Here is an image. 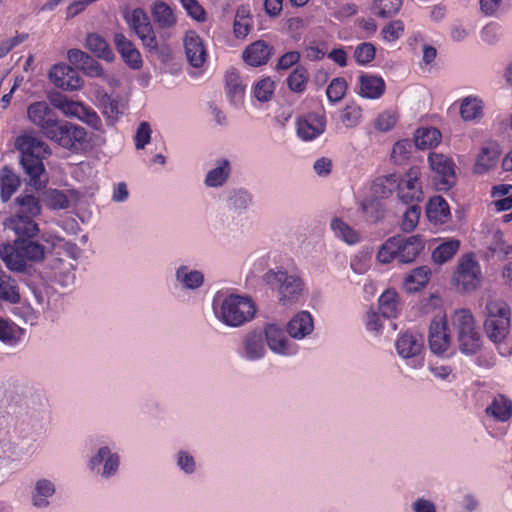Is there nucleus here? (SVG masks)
I'll return each mask as SVG.
<instances>
[{"label": "nucleus", "mask_w": 512, "mask_h": 512, "mask_svg": "<svg viewBox=\"0 0 512 512\" xmlns=\"http://www.w3.org/2000/svg\"><path fill=\"white\" fill-rule=\"evenodd\" d=\"M428 342L430 349L434 354L441 355L448 350L450 337L445 317L435 318L432 320L429 327Z\"/></svg>", "instance_id": "nucleus-17"}, {"label": "nucleus", "mask_w": 512, "mask_h": 512, "mask_svg": "<svg viewBox=\"0 0 512 512\" xmlns=\"http://www.w3.org/2000/svg\"><path fill=\"white\" fill-rule=\"evenodd\" d=\"M348 89L347 81L343 77H336L332 79L327 86L326 95L331 103L341 101L346 95Z\"/></svg>", "instance_id": "nucleus-51"}, {"label": "nucleus", "mask_w": 512, "mask_h": 512, "mask_svg": "<svg viewBox=\"0 0 512 512\" xmlns=\"http://www.w3.org/2000/svg\"><path fill=\"white\" fill-rule=\"evenodd\" d=\"M19 328L0 317V340L4 343H12L17 339Z\"/></svg>", "instance_id": "nucleus-60"}, {"label": "nucleus", "mask_w": 512, "mask_h": 512, "mask_svg": "<svg viewBox=\"0 0 512 512\" xmlns=\"http://www.w3.org/2000/svg\"><path fill=\"white\" fill-rule=\"evenodd\" d=\"M17 146L21 151V165L29 176V184L36 190L45 188L48 177L43 159L51 154L50 148L46 143L32 136L18 139Z\"/></svg>", "instance_id": "nucleus-2"}, {"label": "nucleus", "mask_w": 512, "mask_h": 512, "mask_svg": "<svg viewBox=\"0 0 512 512\" xmlns=\"http://www.w3.org/2000/svg\"><path fill=\"white\" fill-rule=\"evenodd\" d=\"M430 269L426 266L415 268L405 278L404 286L409 292L421 290L429 281Z\"/></svg>", "instance_id": "nucleus-40"}, {"label": "nucleus", "mask_w": 512, "mask_h": 512, "mask_svg": "<svg viewBox=\"0 0 512 512\" xmlns=\"http://www.w3.org/2000/svg\"><path fill=\"white\" fill-rule=\"evenodd\" d=\"M426 216L429 222L445 224L451 218L450 207L442 196H434L426 204Z\"/></svg>", "instance_id": "nucleus-23"}, {"label": "nucleus", "mask_w": 512, "mask_h": 512, "mask_svg": "<svg viewBox=\"0 0 512 512\" xmlns=\"http://www.w3.org/2000/svg\"><path fill=\"white\" fill-rule=\"evenodd\" d=\"M264 281L277 290L279 302L283 305L295 303L301 295L303 282L296 275H289L284 270H269L264 275Z\"/></svg>", "instance_id": "nucleus-7"}, {"label": "nucleus", "mask_w": 512, "mask_h": 512, "mask_svg": "<svg viewBox=\"0 0 512 512\" xmlns=\"http://www.w3.org/2000/svg\"><path fill=\"white\" fill-rule=\"evenodd\" d=\"M313 319L309 312L297 313L287 325V332L292 338L302 339L313 330Z\"/></svg>", "instance_id": "nucleus-26"}, {"label": "nucleus", "mask_w": 512, "mask_h": 512, "mask_svg": "<svg viewBox=\"0 0 512 512\" xmlns=\"http://www.w3.org/2000/svg\"><path fill=\"white\" fill-rule=\"evenodd\" d=\"M274 90V81H272L271 78L266 77L256 83L253 92L257 100L267 102L272 98Z\"/></svg>", "instance_id": "nucleus-55"}, {"label": "nucleus", "mask_w": 512, "mask_h": 512, "mask_svg": "<svg viewBox=\"0 0 512 512\" xmlns=\"http://www.w3.org/2000/svg\"><path fill=\"white\" fill-rule=\"evenodd\" d=\"M402 0H374L373 13L380 18H389L398 13Z\"/></svg>", "instance_id": "nucleus-49"}, {"label": "nucleus", "mask_w": 512, "mask_h": 512, "mask_svg": "<svg viewBox=\"0 0 512 512\" xmlns=\"http://www.w3.org/2000/svg\"><path fill=\"white\" fill-rule=\"evenodd\" d=\"M78 119L97 131L102 130V121L99 115L96 113L95 110H93L91 107L87 105H85L84 111L83 113H81Z\"/></svg>", "instance_id": "nucleus-63"}, {"label": "nucleus", "mask_w": 512, "mask_h": 512, "mask_svg": "<svg viewBox=\"0 0 512 512\" xmlns=\"http://www.w3.org/2000/svg\"><path fill=\"white\" fill-rule=\"evenodd\" d=\"M230 163L227 159L218 161V166L211 169L205 178V184L209 187L222 186L230 175Z\"/></svg>", "instance_id": "nucleus-41"}, {"label": "nucleus", "mask_w": 512, "mask_h": 512, "mask_svg": "<svg viewBox=\"0 0 512 512\" xmlns=\"http://www.w3.org/2000/svg\"><path fill=\"white\" fill-rule=\"evenodd\" d=\"M255 314V305L247 297L231 294L221 303L220 311L216 315L223 323L231 327H238L251 320Z\"/></svg>", "instance_id": "nucleus-6"}, {"label": "nucleus", "mask_w": 512, "mask_h": 512, "mask_svg": "<svg viewBox=\"0 0 512 512\" xmlns=\"http://www.w3.org/2000/svg\"><path fill=\"white\" fill-rule=\"evenodd\" d=\"M253 27V19L250 14V11L241 6L237 9L234 23H233V31L234 35L238 39H244L251 32Z\"/></svg>", "instance_id": "nucleus-34"}, {"label": "nucleus", "mask_w": 512, "mask_h": 512, "mask_svg": "<svg viewBox=\"0 0 512 512\" xmlns=\"http://www.w3.org/2000/svg\"><path fill=\"white\" fill-rule=\"evenodd\" d=\"M484 331L495 344L501 343L509 334L511 309L507 302L501 299L489 300L486 303Z\"/></svg>", "instance_id": "nucleus-5"}, {"label": "nucleus", "mask_w": 512, "mask_h": 512, "mask_svg": "<svg viewBox=\"0 0 512 512\" xmlns=\"http://www.w3.org/2000/svg\"><path fill=\"white\" fill-rule=\"evenodd\" d=\"M441 132L434 127H423L416 130L414 144L425 150L437 146L441 141Z\"/></svg>", "instance_id": "nucleus-31"}, {"label": "nucleus", "mask_w": 512, "mask_h": 512, "mask_svg": "<svg viewBox=\"0 0 512 512\" xmlns=\"http://www.w3.org/2000/svg\"><path fill=\"white\" fill-rule=\"evenodd\" d=\"M404 34V23L401 20H393L387 23L381 30L383 40L395 42Z\"/></svg>", "instance_id": "nucleus-56"}, {"label": "nucleus", "mask_w": 512, "mask_h": 512, "mask_svg": "<svg viewBox=\"0 0 512 512\" xmlns=\"http://www.w3.org/2000/svg\"><path fill=\"white\" fill-rule=\"evenodd\" d=\"M244 349L248 359L262 358L265 353L262 333L256 331L249 333L244 341Z\"/></svg>", "instance_id": "nucleus-38"}, {"label": "nucleus", "mask_w": 512, "mask_h": 512, "mask_svg": "<svg viewBox=\"0 0 512 512\" xmlns=\"http://www.w3.org/2000/svg\"><path fill=\"white\" fill-rule=\"evenodd\" d=\"M423 349L424 340L420 334L407 331L401 334L396 341L398 354L405 359H410L414 367L422 365L423 358L421 354Z\"/></svg>", "instance_id": "nucleus-12"}, {"label": "nucleus", "mask_w": 512, "mask_h": 512, "mask_svg": "<svg viewBox=\"0 0 512 512\" xmlns=\"http://www.w3.org/2000/svg\"><path fill=\"white\" fill-rule=\"evenodd\" d=\"M428 162L430 168L439 176V181L436 182L438 189H450L455 182L453 161L443 154L431 152L428 156Z\"/></svg>", "instance_id": "nucleus-14"}, {"label": "nucleus", "mask_w": 512, "mask_h": 512, "mask_svg": "<svg viewBox=\"0 0 512 512\" xmlns=\"http://www.w3.org/2000/svg\"><path fill=\"white\" fill-rule=\"evenodd\" d=\"M49 78L56 87L63 90L73 91L83 85L78 71L66 64L54 65L49 72Z\"/></svg>", "instance_id": "nucleus-16"}, {"label": "nucleus", "mask_w": 512, "mask_h": 512, "mask_svg": "<svg viewBox=\"0 0 512 512\" xmlns=\"http://www.w3.org/2000/svg\"><path fill=\"white\" fill-rule=\"evenodd\" d=\"M499 157V151L493 146H483L477 157L475 164V171L477 173H484L496 165Z\"/></svg>", "instance_id": "nucleus-43"}, {"label": "nucleus", "mask_w": 512, "mask_h": 512, "mask_svg": "<svg viewBox=\"0 0 512 512\" xmlns=\"http://www.w3.org/2000/svg\"><path fill=\"white\" fill-rule=\"evenodd\" d=\"M460 248V241L450 239L439 244L432 252V259L437 264H444L451 260Z\"/></svg>", "instance_id": "nucleus-42"}, {"label": "nucleus", "mask_w": 512, "mask_h": 512, "mask_svg": "<svg viewBox=\"0 0 512 512\" xmlns=\"http://www.w3.org/2000/svg\"><path fill=\"white\" fill-rule=\"evenodd\" d=\"M0 299L11 304L20 301V293L17 282L5 272H0Z\"/></svg>", "instance_id": "nucleus-36"}, {"label": "nucleus", "mask_w": 512, "mask_h": 512, "mask_svg": "<svg viewBox=\"0 0 512 512\" xmlns=\"http://www.w3.org/2000/svg\"><path fill=\"white\" fill-rule=\"evenodd\" d=\"M379 310L383 317L390 319L398 316V294L394 289H387L379 297Z\"/></svg>", "instance_id": "nucleus-37"}, {"label": "nucleus", "mask_w": 512, "mask_h": 512, "mask_svg": "<svg viewBox=\"0 0 512 512\" xmlns=\"http://www.w3.org/2000/svg\"><path fill=\"white\" fill-rule=\"evenodd\" d=\"M18 175L7 165L0 169V200L7 203L20 187Z\"/></svg>", "instance_id": "nucleus-27"}, {"label": "nucleus", "mask_w": 512, "mask_h": 512, "mask_svg": "<svg viewBox=\"0 0 512 512\" xmlns=\"http://www.w3.org/2000/svg\"><path fill=\"white\" fill-rule=\"evenodd\" d=\"M27 115L29 120L40 128L45 137L48 135V131L52 130L59 121L57 114L45 101L30 104Z\"/></svg>", "instance_id": "nucleus-15"}, {"label": "nucleus", "mask_w": 512, "mask_h": 512, "mask_svg": "<svg viewBox=\"0 0 512 512\" xmlns=\"http://www.w3.org/2000/svg\"><path fill=\"white\" fill-rule=\"evenodd\" d=\"M452 323L457 333L475 329V320L469 309L456 310L452 316Z\"/></svg>", "instance_id": "nucleus-48"}, {"label": "nucleus", "mask_w": 512, "mask_h": 512, "mask_svg": "<svg viewBox=\"0 0 512 512\" xmlns=\"http://www.w3.org/2000/svg\"><path fill=\"white\" fill-rule=\"evenodd\" d=\"M87 49L96 55L98 58L106 61H112L114 59V53L110 48L107 41L97 33H90L86 38Z\"/></svg>", "instance_id": "nucleus-30"}, {"label": "nucleus", "mask_w": 512, "mask_h": 512, "mask_svg": "<svg viewBox=\"0 0 512 512\" xmlns=\"http://www.w3.org/2000/svg\"><path fill=\"white\" fill-rule=\"evenodd\" d=\"M425 247L424 239L420 235L403 237L401 235L388 238L377 253L379 262L388 264L393 260L400 263H412Z\"/></svg>", "instance_id": "nucleus-4"}, {"label": "nucleus", "mask_w": 512, "mask_h": 512, "mask_svg": "<svg viewBox=\"0 0 512 512\" xmlns=\"http://www.w3.org/2000/svg\"><path fill=\"white\" fill-rule=\"evenodd\" d=\"M129 27L149 52L158 51V41L147 13L142 8L134 9L127 17Z\"/></svg>", "instance_id": "nucleus-11"}, {"label": "nucleus", "mask_w": 512, "mask_h": 512, "mask_svg": "<svg viewBox=\"0 0 512 512\" xmlns=\"http://www.w3.org/2000/svg\"><path fill=\"white\" fill-rule=\"evenodd\" d=\"M309 81L308 70L303 65L296 66L293 71L286 78L288 88L294 92L303 93Z\"/></svg>", "instance_id": "nucleus-39"}, {"label": "nucleus", "mask_w": 512, "mask_h": 512, "mask_svg": "<svg viewBox=\"0 0 512 512\" xmlns=\"http://www.w3.org/2000/svg\"><path fill=\"white\" fill-rule=\"evenodd\" d=\"M482 279V272L474 254L463 255L453 274V282L460 292H471L478 288Z\"/></svg>", "instance_id": "nucleus-9"}, {"label": "nucleus", "mask_w": 512, "mask_h": 512, "mask_svg": "<svg viewBox=\"0 0 512 512\" xmlns=\"http://www.w3.org/2000/svg\"><path fill=\"white\" fill-rule=\"evenodd\" d=\"M265 338L269 348L278 354L289 355L293 352L290 349L289 340L283 329L275 324H267L264 329Z\"/></svg>", "instance_id": "nucleus-22"}, {"label": "nucleus", "mask_w": 512, "mask_h": 512, "mask_svg": "<svg viewBox=\"0 0 512 512\" xmlns=\"http://www.w3.org/2000/svg\"><path fill=\"white\" fill-rule=\"evenodd\" d=\"M105 458L103 474L110 476L118 469L119 457L117 454H111L108 447H102L99 449L97 455L90 460V467L91 469H94L96 466L100 465Z\"/></svg>", "instance_id": "nucleus-33"}, {"label": "nucleus", "mask_w": 512, "mask_h": 512, "mask_svg": "<svg viewBox=\"0 0 512 512\" xmlns=\"http://www.w3.org/2000/svg\"><path fill=\"white\" fill-rule=\"evenodd\" d=\"M183 42L185 54L190 65L195 68L203 66L207 53L200 36L194 30H189L185 33Z\"/></svg>", "instance_id": "nucleus-18"}, {"label": "nucleus", "mask_w": 512, "mask_h": 512, "mask_svg": "<svg viewBox=\"0 0 512 512\" xmlns=\"http://www.w3.org/2000/svg\"><path fill=\"white\" fill-rule=\"evenodd\" d=\"M376 55L375 46L369 42H362L354 50V59L359 65H367L372 62Z\"/></svg>", "instance_id": "nucleus-52"}, {"label": "nucleus", "mask_w": 512, "mask_h": 512, "mask_svg": "<svg viewBox=\"0 0 512 512\" xmlns=\"http://www.w3.org/2000/svg\"><path fill=\"white\" fill-rule=\"evenodd\" d=\"M386 182H397V195L404 204H418L423 199V190L421 182V171L419 167L413 166L397 180L395 174L385 177Z\"/></svg>", "instance_id": "nucleus-8"}, {"label": "nucleus", "mask_w": 512, "mask_h": 512, "mask_svg": "<svg viewBox=\"0 0 512 512\" xmlns=\"http://www.w3.org/2000/svg\"><path fill=\"white\" fill-rule=\"evenodd\" d=\"M483 103L477 97L468 96L462 100L460 115L464 121H473L481 117Z\"/></svg>", "instance_id": "nucleus-44"}, {"label": "nucleus", "mask_w": 512, "mask_h": 512, "mask_svg": "<svg viewBox=\"0 0 512 512\" xmlns=\"http://www.w3.org/2000/svg\"><path fill=\"white\" fill-rule=\"evenodd\" d=\"M327 54L325 41H310L304 48V56L309 61L322 60Z\"/></svg>", "instance_id": "nucleus-57"}, {"label": "nucleus", "mask_w": 512, "mask_h": 512, "mask_svg": "<svg viewBox=\"0 0 512 512\" xmlns=\"http://www.w3.org/2000/svg\"><path fill=\"white\" fill-rule=\"evenodd\" d=\"M14 205L15 213L5 220V227L15 234L38 235L40 229L35 218L42 212L39 198L33 194H20Z\"/></svg>", "instance_id": "nucleus-3"}, {"label": "nucleus", "mask_w": 512, "mask_h": 512, "mask_svg": "<svg viewBox=\"0 0 512 512\" xmlns=\"http://www.w3.org/2000/svg\"><path fill=\"white\" fill-rule=\"evenodd\" d=\"M415 144L409 139L397 141L392 148L391 159L397 165L405 164L412 153Z\"/></svg>", "instance_id": "nucleus-47"}, {"label": "nucleus", "mask_w": 512, "mask_h": 512, "mask_svg": "<svg viewBox=\"0 0 512 512\" xmlns=\"http://www.w3.org/2000/svg\"><path fill=\"white\" fill-rule=\"evenodd\" d=\"M151 138V128L149 123L141 122L138 126L136 135H135V146L137 149H143L146 144L149 143Z\"/></svg>", "instance_id": "nucleus-64"}, {"label": "nucleus", "mask_w": 512, "mask_h": 512, "mask_svg": "<svg viewBox=\"0 0 512 512\" xmlns=\"http://www.w3.org/2000/svg\"><path fill=\"white\" fill-rule=\"evenodd\" d=\"M79 69H81L84 74L90 77H101L104 74V70L101 64L90 55L86 56L83 64Z\"/></svg>", "instance_id": "nucleus-62"}, {"label": "nucleus", "mask_w": 512, "mask_h": 512, "mask_svg": "<svg viewBox=\"0 0 512 512\" xmlns=\"http://www.w3.org/2000/svg\"><path fill=\"white\" fill-rule=\"evenodd\" d=\"M326 117L324 113L309 112L296 120L297 136L303 141H312L324 133Z\"/></svg>", "instance_id": "nucleus-13"}, {"label": "nucleus", "mask_w": 512, "mask_h": 512, "mask_svg": "<svg viewBox=\"0 0 512 512\" xmlns=\"http://www.w3.org/2000/svg\"><path fill=\"white\" fill-rule=\"evenodd\" d=\"M331 229L338 238L342 239L350 245L359 242L358 232L344 221H342L340 218H334L331 221Z\"/></svg>", "instance_id": "nucleus-45"}, {"label": "nucleus", "mask_w": 512, "mask_h": 512, "mask_svg": "<svg viewBox=\"0 0 512 512\" xmlns=\"http://www.w3.org/2000/svg\"><path fill=\"white\" fill-rule=\"evenodd\" d=\"M180 3L191 18L196 21H204L206 19V12L197 0H180Z\"/></svg>", "instance_id": "nucleus-59"}, {"label": "nucleus", "mask_w": 512, "mask_h": 512, "mask_svg": "<svg viewBox=\"0 0 512 512\" xmlns=\"http://www.w3.org/2000/svg\"><path fill=\"white\" fill-rule=\"evenodd\" d=\"M409 207L403 214L400 228L404 232H412L416 227L421 215V207L418 204H408Z\"/></svg>", "instance_id": "nucleus-50"}, {"label": "nucleus", "mask_w": 512, "mask_h": 512, "mask_svg": "<svg viewBox=\"0 0 512 512\" xmlns=\"http://www.w3.org/2000/svg\"><path fill=\"white\" fill-rule=\"evenodd\" d=\"M46 138L65 149L78 151L87 143V132L79 125L58 121Z\"/></svg>", "instance_id": "nucleus-10"}, {"label": "nucleus", "mask_w": 512, "mask_h": 512, "mask_svg": "<svg viewBox=\"0 0 512 512\" xmlns=\"http://www.w3.org/2000/svg\"><path fill=\"white\" fill-rule=\"evenodd\" d=\"M459 349L466 355L476 354L482 345L480 333L477 329L458 333Z\"/></svg>", "instance_id": "nucleus-35"}, {"label": "nucleus", "mask_w": 512, "mask_h": 512, "mask_svg": "<svg viewBox=\"0 0 512 512\" xmlns=\"http://www.w3.org/2000/svg\"><path fill=\"white\" fill-rule=\"evenodd\" d=\"M362 118V109L356 104H348L341 113V122L347 128L356 127Z\"/></svg>", "instance_id": "nucleus-53"}, {"label": "nucleus", "mask_w": 512, "mask_h": 512, "mask_svg": "<svg viewBox=\"0 0 512 512\" xmlns=\"http://www.w3.org/2000/svg\"><path fill=\"white\" fill-rule=\"evenodd\" d=\"M114 44L124 62L132 69H140L143 65L142 56L135 45L122 33L114 35Z\"/></svg>", "instance_id": "nucleus-20"}, {"label": "nucleus", "mask_w": 512, "mask_h": 512, "mask_svg": "<svg viewBox=\"0 0 512 512\" xmlns=\"http://www.w3.org/2000/svg\"><path fill=\"white\" fill-rule=\"evenodd\" d=\"M397 122V118L394 113L385 111L380 113L374 122V126L381 132H387L391 130Z\"/></svg>", "instance_id": "nucleus-61"}, {"label": "nucleus", "mask_w": 512, "mask_h": 512, "mask_svg": "<svg viewBox=\"0 0 512 512\" xmlns=\"http://www.w3.org/2000/svg\"><path fill=\"white\" fill-rule=\"evenodd\" d=\"M52 105L68 117L79 118L84 111L85 105L82 102L69 99L65 95L58 94L51 98Z\"/></svg>", "instance_id": "nucleus-32"}, {"label": "nucleus", "mask_w": 512, "mask_h": 512, "mask_svg": "<svg viewBox=\"0 0 512 512\" xmlns=\"http://www.w3.org/2000/svg\"><path fill=\"white\" fill-rule=\"evenodd\" d=\"M176 275H177L178 280L183 282L184 285L190 289H195V288L200 287L204 280V277L201 272H199V271L187 272L186 267H180L177 270Z\"/></svg>", "instance_id": "nucleus-54"}, {"label": "nucleus", "mask_w": 512, "mask_h": 512, "mask_svg": "<svg viewBox=\"0 0 512 512\" xmlns=\"http://www.w3.org/2000/svg\"><path fill=\"white\" fill-rule=\"evenodd\" d=\"M99 104L108 125L115 124L123 114L124 105L118 96L103 93L99 98Z\"/></svg>", "instance_id": "nucleus-24"}, {"label": "nucleus", "mask_w": 512, "mask_h": 512, "mask_svg": "<svg viewBox=\"0 0 512 512\" xmlns=\"http://www.w3.org/2000/svg\"><path fill=\"white\" fill-rule=\"evenodd\" d=\"M154 22L162 29H169L176 25L177 18L172 8L164 1H156L151 8Z\"/></svg>", "instance_id": "nucleus-28"}, {"label": "nucleus", "mask_w": 512, "mask_h": 512, "mask_svg": "<svg viewBox=\"0 0 512 512\" xmlns=\"http://www.w3.org/2000/svg\"><path fill=\"white\" fill-rule=\"evenodd\" d=\"M225 90L229 100L236 104L243 100L245 86L235 69L228 70L225 75Z\"/></svg>", "instance_id": "nucleus-29"}, {"label": "nucleus", "mask_w": 512, "mask_h": 512, "mask_svg": "<svg viewBox=\"0 0 512 512\" xmlns=\"http://www.w3.org/2000/svg\"><path fill=\"white\" fill-rule=\"evenodd\" d=\"M55 487L54 484L46 479H41L37 481L35 485V494L33 495V504L36 507H46L48 505L47 497H50L54 494Z\"/></svg>", "instance_id": "nucleus-46"}, {"label": "nucleus", "mask_w": 512, "mask_h": 512, "mask_svg": "<svg viewBox=\"0 0 512 512\" xmlns=\"http://www.w3.org/2000/svg\"><path fill=\"white\" fill-rule=\"evenodd\" d=\"M274 53V47L264 40H257L249 44L243 51L242 57L246 64L259 67L267 64Z\"/></svg>", "instance_id": "nucleus-19"}, {"label": "nucleus", "mask_w": 512, "mask_h": 512, "mask_svg": "<svg viewBox=\"0 0 512 512\" xmlns=\"http://www.w3.org/2000/svg\"><path fill=\"white\" fill-rule=\"evenodd\" d=\"M386 90V84L381 76L362 73L359 76V95L366 99H379Z\"/></svg>", "instance_id": "nucleus-21"}, {"label": "nucleus", "mask_w": 512, "mask_h": 512, "mask_svg": "<svg viewBox=\"0 0 512 512\" xmlns=\"http://www.w3.org/2000/svg\"><path fill=\"white\" fill-rule=\"evenodd\" d=\"M361 207L366 219L370 222H377L384 215V210L378 200H366Z\"/></svg>", "instance_id": "nucleus-58"}, {"label": "nucleus", "mask_w": 512, "mask_h": 512, "mask_svg": "<svg viewBox=\"0 0 512 512\" xmlns=\"http://www.w3.org/2000/svg\"><path fill=\"white\" fill-rule=\"evenodd\" d=\"M486 415L495 421L507 422L512 418V401L502 394H498L486 407Z\"/></svg>", "instance_id": "nucleus-25"}, {"label": "nucleus", "mask_w": 512, "mask_h": 512, "mask_svg": "<svg viewBox=\"0 0 512 512\" xmlns=\"http://www.w3.org/2000/svg\"><path fill=\"white\" fill-rule=\"evenodd\" d=\"M37 235L16 234L12 243L0 245V258L12 272L22 273L27 262H41L45 258L44 246L33 240Z\"/></svg>", "instance_id": "nucleus-1"}]
</instances>
